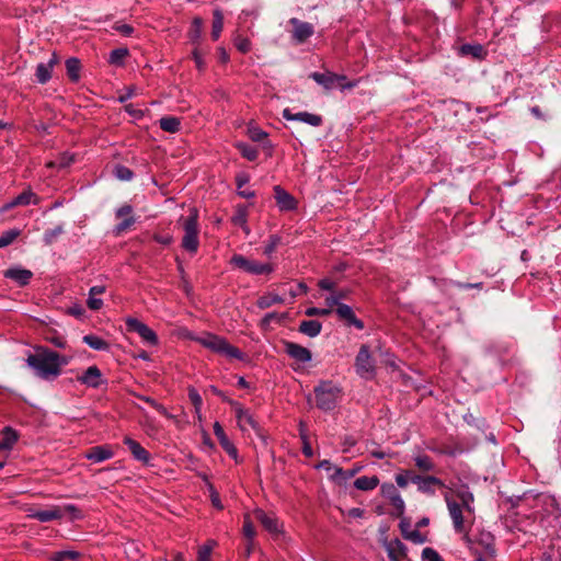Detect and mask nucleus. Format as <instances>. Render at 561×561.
I'll list each match as a JSON object with an SVG mask.
<instances>
[{
    "mask_svg": "<svg viewBox=\"0 0 561 561\" xmlns=\"http://www.w3.org/2000/svg\"><path fill=\"white\" fill-rule=\"evenodd\" d=\"M26 363L38 378L54 380L60 375L61 367L67 365L68 360L55 351L41 347L27 356Z\"/></svg>",
    "mask_w": 561,
    "mask_h": 561,
    "instance_id": "nucleus-1",
    "label": "nucleus"
},
{
    "mask_svg": "<svg viewBox=\"0 0 561 561\" xmlns=\"http://www.w3.org/2000/svg\"><path fill=\"white\" fill-rule=\"evenodd\" d=\"M342 393L341 388L331 380H322L314 388L316 405L322 411H332Z\"/></svg>",
    "mask_w": 561,
    "mask_h": 561,
    "instance_id": "nucleus-2",
    "label": "nucleus"
},
{
    "mask_svg": "<svg viewBox=\"0 0 561 561\" xmlns=\"http://www.w3.org/2000/svg\"><path fill=\"white\" fill-rule=\"evenodd\" d=\"M183 230L182 248L191 253H196L199 245V229L198 214L195 208L191 209L190 215L184 219Z\"/></svg>",
    "mask_w": 561,
    "mask_h": 561,
    "instance_id": "nucleus-3",
    "label": "nucleus"
},
{
    "mask_svg": "<svg viewBox=\"0 0 561 561\" xmlns=\"http://www.w3.org/2000/svg\"><path fill=\"white\" fill-rule=\"evenodd\" d=\"M199 343L210 351L226 355L229 358H236L242 360L244 354L236 346L229 344L226 339L215 335L207 334L206 336L198 340Z\"/></svg>",
    "mask_w": 561,
    "mask_h": 561,
    "instance_id": "nucleus-4",
    "label": "nucleus"
},
{
    "mask_svg": "<svg viewBox=\"0 0 561 561\" xmlns=\"http://www.w3.org/2000/svg\"><path fill=\"white\" fill-rule=\"evenodd\" d=\"M230 264L233 267L240 268L251 275H268L274 271V266L272 264L249 260L241 254L232 255Z\"/></svg>",
    "mask_w": 561,
    "mask_h": 561,
    "instance_id": "nucleus-5",
    "label": "nucleus"
},
{
    "mask_svg": "<svg viewBox=\"0 0 561 561\" xmlns=\"http://www.w3.org/2000/svg\"><path fill=\"white\" fill-rule=\"evenodd\" d=\"M356 374L366 380H370L376 375L375 360L371 357L368 345L363 344L355 358Z\"/></svg>",
    "mask_w": 561,
    "mask_h": 561,
    "instance_id": "nucleus-6",
    "label": "nucleus"
},
{
    "mask_svg": "<svg viewBox=\"0 0 561 561\" xmlns=\"http://www.w3.org/2000/svg\"><path fill=\"white\" fill-rule=\"evenodd\" d=\"M446 505L449 512V516L453 520L454 530L457 534H467L469 526L467 525V518L470 516L466 510L455 500L449 496L445 497Z\"/></svg>",
    "mask_w": 561,
    "mask_h": 561,
    "instance_id": "nucleus-7",
    "label": "nucleus"
},
{
    "mask_svg": "<svg viewBox=\"0 0 561 561\" xmlns=\"http://www.w3.org/2000/svg\"><path fill=\"white\" fill-rule=\"evenodd\" d=\"M126 327L128 331L136 332L141 340L150 346H156L159 343L157 333L150 329L146 323L136 318H127Z\"/></svg>",
    "mask_w": 561,
    "mask_h": 561,
    "instance_id": "nucleus-8",
    "label": "nucleus"
},
{
    "mask_svg": "<svg viewBox=\"0 0 561 561\" xmlns=\"http://www.w3.org/2000/svg\"><path fill=\"white\" fill-rule=\"evenodd\" d=\"M411 482L417 485V490L421 493L430 495L435 494V486L443 488L445 485L443 480L435 476L412 474Z\"/></svg>",
    "mask_w": 561,
    "mask_h": 561,
    "instance_id": "nucleus-9",
    "label": "nucleus"
},
{
    "mask_svg": "<svg viewBox=\"0 0 561 561\" xmlns=\"http://www.w3.org/2000/svg\"><path fill=\"white\" fill-rule=\"evenodd\" d=\"M230 404L234 409L238 425L241 431H247L249 427L259 431V423L254 420L253 415L249 410L244 409L239 402L230 401Z\"/></svg>",
    "mask_w": 561,
    "mask_h": 561,
    "instance_id": "nucleus-10",
    "label": "nucleus"
},
{
    "mask_svg": "<svg viewBox=\"0 0 561 561\" xmlns=\"http://www.w3.org/2000/svg\"><path fill=\"white\" fill-rule=\"evenodd\" d=\"M289 23L294 26L293 39L296 44L305 43L314 33V27L311 23L300 21L297 18H291Z\"/></svg>",
    "mask_w": 561,
    "mask_h": 561,
    "instance_id": "nucleus-11",
    "label": "nucleus"
},
{
    "mask_svg": "<svg viewBox=\"0 0 561 561\" xmlns=\"http://www.w3.org/2000/svg\"><path fill=\"white\" fill-rule=\"evenodd\" d=\"M285 353L297 363L306 364L312 359V353L307 347L295 342H284Z\"/></svg>",
    "mask_w": 561,
    "mask_h": 561,
    "instance_id": "nucleus-12",
    "label": "nucleus"
},
{
    "mask_svg": "<svg viewBox=\"0 0 561 561\" xmlns=\"http://www.w3.org/2000/svg\"><path fill=\"white\" fill-rule=\"evenodd\" d=\"M283 117L286 121H297V122H301V123L308 124L313 127H318V126L322 125V122H323L321 115L312 114L309 112L293 113L290 108H285L283 111Z\"/></svg>",
    "mask_w": 561,
    "mask_h": 561,
    "instance_id": "nucleus-13",
    "label": "nucleus"
},
{
    "mask_svg": "<svg viewBox=\"0 0 561 561\" xmlns=\"http://www.w3.org/2000/svg\"><path fill=\"white\" fill-rule=\"evenodd\" d=\"M64 516V513L60 507L53 506L47 510H36V508H28L27 510V517L36 519L41 523H48L51 520L61 519Z\"/></svg>",
    "mask_w": 561,
    "mask_h": 561,
    "instance_id": "nucleus-14",
    "label": "nucleus"
},
{
    "mask_svg": "<svg viewBox=\"0 0 561 561\" xmlns=\"http://www.w3.org/2000/svg\"><path fill=\"white\" fill-rule=\"evenodd\" d=\"M3 276L19 286H26L31 282L33 273L21 266H12L3 272Z\"/></svg>",
    "mask_w": 561,
    "mask_h": 561,
    "instance_id": "nucleus-15",
    "label": "nucleus"
},
{
    "mask_svg": "<svg viewBox=\"0 0 561 561\" xmlns=\"http://www.w3.org/2000/svg\"><path fill=\"white\" fill-rule=\"evenodd\" d=\"M339 319L343 320L346 325L354 327L357 330L364 329V322L356 317L352 307L348 305H339L335 309Z\"/></svg>",
    "mask_w": 561,
    "mask_h": 561,
    "instance_id": "nucleus-16",
    "label": "nucleus"
},
{
    "mask_svg": "<svg viewBox=\"0 0 561 561\" xmlns=\"http://www.w3.org/2000/svg\"><path fill=\"white\" fill-rule=\"evenodd\" d=\"M58 62V57L56 53L51 54V57L47 62H39L36 66L35 77L38 83L45 84L51 78V72L55 65Z\"/></svg>",
    "mask_w": 561,
    "mask_h": 561,
    "instance_id": "nucleus-17",
    "label": "nucleus"
},
{
    "mask_svg": "<svg viewBox=\"0 0 561 561\" xmlns=\"http://www.w3.org/2000/svg\"><path fill=\"white\" fill-rule=\"evenodd\" d=\"M214 434L219 440L220 446L224 448V450L236 461L238 460V449L232 444V442L228 438L226 435L222 426L219 422H215L214 424Z\"/></svg>",
    "mask_w": 561,
    "mask_h": 561,
    "instance_id": "nucleus-18",
    "label": "nucleus"
},
{
    "mask_svg": "<svg viewBox=\"0 0 561 561\" xmlns=\"http://www.w3.org/2000/svg\"><path fill=\"white\" fill-rule=\"evenodd\" d=\"M114 457V451L108 445H98L91 447L85 454L84 458L92 462L100 463Z\"/></svg>",
    "mask_w": 561,
    "mask_h": 561,
    "instance_id": "nucleus-19",
    "label": "nucleus"
},
{
    "mask_svg": "<svg viewBox=\"0 0 561 561\" xmlns=\"http://www.w3.org/2000/svg\"><path fill=\"white\" fill-rule=\"evenodd\" d=\"M275 199L282 211H290L297 208V202L293 195L282 188L279 185L274 187Z\"/></svg>",
    "mask_w": 561,
    "mask_h": 561,
    "instance_id": "nucleus-20",
    "label": "nucleus"
},
{
    "mask_svg": "<svg viewBox=\"0 0 561 561\" xmlns=\"http://www.w3.org/2000/svg\"><path fill=\"white\" fill-rule=\"evenodd\" d=\"M77 379L79 382L90 388H99L103 382L101 370L96 366L88 367Z\"/></svg>",
    "mask_w": 561,
    "mask_h": 561,
    "instance_id": "nucleus-21",
    "label": "nucleus"
},
{
    "mask_svg": "<svg viewBox=\"0 0 561 561\" xmlns=\"http://www.w3.org/2000/svg\"><path fill=\"white\" fill-rule=\"evenodd\" d=\"M39 203L38 196L33 193L31 190L23 191L18 196H15L11 202L3 206L4 210L11 209L16 206H27V205H37Z\"/></svg>",
    "mask_w": 561,
    "mask_h": 561,
    "instance_id": "nucleus-22",
    "label": "nucleus"
},
{
    "mask_svg": "<svg viewBox=\"0 0 561 561\" xmlns=\"http://www.w3.org/2000/svg\"><path fill=\"white\" fill-rule=\"evenodd\" d=\"M386 551L390 561H401L407 557L408 548L397 538L386 543Z\"/></svg>",
    "mask_w": 561,
    "mask_h": 561,
    "instance_id": "nucleus-23",
    "label": "nucleus"
},
{
    "mask_svg": "<svg viewBox=\"0 0 561 561\" xmlns=\"http://www.w3.org/2000/svg\"><path fill=\"white\" fill-rule=\"evenodd\" d=\"M124 444L128 447L130 450L133 457L147 465L150 461V454L135 439L126 436L124 438Z\"/></svg>",
    "mask_w": 561,
    "mask_h": 561,
    "instance_id": "nucleus-24",
    "label": "nucleus"
},
{
    "mask_svg": "<svg viewBox=\"0 0 561 561\" xmlns=\"http://www.w3.org/2000/svg\"><path fill=\"white\" fill-rule=\"evenodd\" d=\"M309 77L317 82L319 85L323 87V89L330 91L336 88V73L332 71L325 72H311Z\"/></svg>",
    "mask_w": 561,
    "mask_h": 561,
    "instance_id": "nucleus-25",
    "label": "nucleus"
},
{
    "mask_svg": "<svg viewBox=\"0 0 561 561\" xmlns=\"http://www.w3.org/2000/svg\"><path fill=\"white\" fill-rule=\"evenodd\" d=\"M105 290L106 287L103 285L92 286L89 289L87 306L90 310L98 311L103 307V300L101 298H98V296L104 294Z\"/></svg>",
    "mask_w": 561,
    "mask_h": 561,
    "instance_id": "nucleus-26",
    "label": "nucleus"
},
{
    "mask_svg": "<svg viewBox=\"0 0 561 561\" xmlns=\"http://www.w3.org/2000/svg\"><path fill=\"white\" fill-rule=\"evenodd\" d=\"M456 496L459 500V504L466 510L468 515H474V496L468 486L457 490Z\"/></svg>",
    "mask_w": 561,
    "mask_h": 561,
    "instance_id": "nucleus-27",
    "label": "nucleus"
},
{
    "mask_svg": "<svg viewBox=\"0 0 561 561\" xmlns=\"http://www.w3.org/2000/svg\"><path fill=\"white\" fill-rule=\"evenodd\" d=\"M19 435L16 431H14L10 426H5L2 431V437L0 439V451H10L14 444L18 442Z\"/></svg>",
    "mask_w": 561,
    "mask_h": 561,
    "instance_id": "nucleus-28",
    "label": "nucleus"
},
{
    "mask_svg": "<svg viewBox=\"0 0 561 561\" xmlns=\"http://www.w3.org/2000/svg\"><path fill=\"white\" fill-rule=\"evenodd\" d=\"M284 302L285 299L283 296L276 293H267L257 298L256 306L259 309L264 310L271 308L274 305H280Z\"/></svg>",
    "mask_w": 561,
    "mask_h": 561,
    "instance_id": "nucleus-29",
    "label": "nucleus"
},
{
    "mask_svg": "<svg viewBox=\"0 0 561 561\" xmlns=\"http://www.w3.org/2000/svg\"><path fill=\"white\" fill-rule=\"evenodd\" d=\"M298 330L309 337H316L321 333L322 324L318 320H304L300 322Z\"/></svg>",
    "mask_w": 561,
    "mask_h": 561,
    "instance_id": "nucleus-30",
    "label": "nucleus"
},
{
    "mask_svg": "<svg viewBox=\"0 0 561 561\" xmlns=\"http://www.w3.org/2000/svg\"><path fill=\"white\" fill-rule=\"evenodd\" d=\"M255 516L266 530L270 533L278 531L277 519L273 515L260 510L255 513Z\"/></svg>",
    "mask_w": 561,
    "mask_h": 561,
    "instance_id": "nucleus-31",
    "label": "nucleus"
},
{
    "mask_svg": "<svg viewBox=\"0 0 561 561\" xmlns=\"http://www.w3.org/2000/svg\"><path fill=\"white\" fill-rule=\"evenodd\" d=\"M378 484H379V479L377 476H371V477L363 476V477L357 478L354 481V486L360 491H371L375 488H377Z\"/></svg>",
    "mask_w": 561,
    "mask_h": 561,
    "instance_id": "nucleus-32",
    "label": "nucleus"
},
{
    "mask_svg": "<svg viewBox=\"0 0 561 561\" xmlns=\"http://www.w3.org/2000/svg\"><path fill=\"white\" fill-rule=\"evenodd\" d=\"M462 56H472L474 59L481 60L485 56V50L480 44H463L460 47Z\"/></svg>",
    "mask_w": 561,
    "mask_h": 561,
    "instance_id": "nucleus-33",
    "label": "nucleus"
},
{
    "mask_svg": "<svg viewBox=\"0 0 561 561\" xmlns=\"http://www.w3.org/2000/svg\"><path fill=\"white\" fill-rule=\"evenodd\" d=\"M84 344L95 351H108L110 344L102 337L95 334H88L82 337Z\"/></svg>",
    "mask_w": 561,
    "mask_h": 561,
    "instance_id": "nucleus-34",
    "label": "nucleus"
},
{
    "mask_svg": "<svg viewBox=\"0 0 561 561\" xmlns=\"http://www.w3.org/2000/svg\"><path fill=\"white\" fill-rule=\"evenodd\" d=\"M81 64L78 58L71 57L66 60L67 76L72 82H78L80 79Z\"/></svg>",
    "mask_w": 561,
    "mask_h": 561,
    "instance_id": "nucleus-35",
    "label": "nucleus"
},
{
    "mask_svg": "<svg viewBox=\"0 0 561 561\" xmlns=\"http://www.w3.org/2000/svg\"><path fill=\"white\" fill-rule=\"evenodd\" d=\"M159 126L163 131L174 134L180 130L181 121L175 116H164L160 118Z\"/></svg>",
    "mask_w": 561,
    "mask_h": 561,
    "instance_id": "nucleus-36",
    "label": "nucleus"
},
{
    "mask_svg": "<svg viewBox=\"0 0 561 561\" xmlns=\"http://www.w3.org/2000/svg\"><path fill=\"white\" fill-rule=\"evenodd\" d=\"M224 28V15L219 9H216L213 14L211 38L218 41Z\"/></svg>",
    "mask_w": 561,
    "mask_h": 561,
    "instance_id": "nucleus-37",
    "label": "nucleus"
},
{
    "mask_svg": "<svg viewBox=\"0 0 561 561\" xmlns=\"http://www.w3.org/2000/svg\"><path fill=\"white\" fill-rule=\"evenodd\" d=\"M348 294H350V291L347 289H341V290L334 289L333 291H331V295L325 298L327 307L330 308L331 310L334 306H336V308H337L339 305H343L341 302V300L346 299Z\"/></svg>",
    "mask_w": 561,
    "mask_h": 561,
    "instance_id": "nucleus-38",
    "label": "nucleus"
},
{
    "mask_svg": "<svg viewBox=\"0 0 561 561\" xmlns=\"http://www.w3.org/2000/svg\"><path fill=\"white\" fill-rule=\"evenodd\" d=\"M81 554L76 550L55 551L50 556L51 561H79Z\"/></svg>",
    "mask_w": 561,
    "mask_h": 561,
    "instance_id": "nucleus-39",
    "label": "nucleus"
},
{
    "mask_svg": "<svg viewBox=\"0 0 561 561\" xmlns=\"http://www.w3.org/2000/svg\"><path fill=\"white\" fill-rule=\"evenodd\" d=\"M413 459H414L415 466L421 471H424V472L434 471L436 468L433 459L427 455L419 454V455L414 456Z\"/></svg>",
    "mask_w": 561,
    "mask_h": 561,
    "instance_id": "nucleus-40",
    "label": "nucleus"
},
{
    "mask_svg": "<svg viewBox=\"0 0 561 561\" xmlns=\"http://www.w3.org/2000/svg\"><path fill=\"white\" fill-rule=\"evenodd\" d=\"M203 20L199 16H195L192 21L188 37L192 43L196 44L202 37Z\"/></svg>",
    "mask_w": 561,
    "mask_h": 561,
    "instance_id": "nucleus-41",
    "label": "nucleus"
},
{
    "mask_svg": "<svg viewBox=\"0 0 561 561\" xmlns=\"http://www.w3.org/2000/svg\"><path fill=\"white\" fill-rule=\"evenodd\" d=\"M75 161L73 154L69 152H62L56 161H49L46 163L47 168L65 169L68 168Z\"/></svg>",
    "mask_w": 561,
    "mask_h": 561,
    "instance_id": "nucleus-42",
    "label": "nucleus"
},
{
    "mask_svg": "<svg viewBox=\"0 0 561 561\" xmlns=\"http://www.w3.org/2000/svg\"><path fill=\"white\" fill-rule=\"evenodd\" d=\"M129 55V50L125 47L113 49L110 53L108 62L114 66H123L125 58Z\"/></svg>",
    "mask_w": 561,
    "mask_h": 561,
    "instance_id": "nucleus-43",
    "label": "nucleus"
},
{
    "mask_svg": "<svg viewBox=\"0 0 561 561\" xmlns=\"http://www.w3.org/2000/svg\"><path fill=\"white\" fill-rule=\"evenodd\" d=\"M64 224H59L51 229H47L43 234V241L46 245L53 244L58 237L64 233Z\"/></svg>",
    "mask_w": 561,
    "mask_h": 561,
    "instance_id": "nucleus-44",
    "label": "nucleus"
},
{
    "mask_svg": "<svg viewBox=\"0 0 561 561\" xmlns=\"http://www.w3.org/2000/svg\"><path fill=\"white\" fill-rule=\"evenodd\" d=\"M231 220H232V222L236 226H240L245 231V233L250 232L249 227L247 225L248 213H247V209L244 207L237 208V210H236L234 215L232 216Z\"/></svg>",
    "mask_w": 561,
    "mask_h": 561,
    "instance_id": "nucleus-45",
    "label": "nucleus"
},
{
    "mask_svg": "<svg viewBox=\"0 0 561 561\" xmlns=\"http://www.w3.org/2000/svg\"><path fill=\"white\" fill-rule=\"evenodd\" d=\"M286 317L287 313L268 312L261 319L260 327L263 330H267L273 321L280 323Z\"/></svg>",
    "mask_w": 561,
    "mask_h": 561,
    "instance_id": "nucleus-46",
    "label": "nucleus"
},
{
    "mask_svg": "<svg viewBox=\"0 0 561 561\" xmlns=\"http://www.w3.org/2000/svg\"><path fill=\"white\" fill-rule=\"evenodd\" d=\"M237 148L242 154V157L249 161H255L259 157V150L255 147L250 146L245 142H239L237 145Z\"/></svg>",
    "mask_w": 561,
    "mask_h": 561,
    "instance_id": "nucleus-47",
    "label": "nucleus"
},
{
    "mask_svg": "<svg viewBox=\"0 0 561 561\" xmlns=\"http://www.w3.org/2000/svg\"><path fill=\"white\" fill-rule=\"evenodd\" d=\"M362 467H355L351 470H344L340 467H335L334 468V473L332 474V479L333 480H337V479H341V480H344V481H347L350 480L351 478H353L355 474H357L359 471H360Z\"/></svg>",
    "mask_w": 561,
    "mask_h": 561,
    "instance_id": "nucleus-48",
    "label": "nucleus"
},
{
    "mask_svg": "<svg viewBox=\"0 0 561 561\" xmlns=\"http://www.w3.org/2000/svg\"><path fill=\"white\" fill-rule=\"evenodd\" d=\"M282 243V238L278 234H271L265 242L263 253L267 257H271L275 252L276 248Z\"/></svg>",
    "mask_w": 561,
    "mask_h": 561,
    "instance_id": "nucleus-49",
    "label": "nucleus"
},
{
    "mask_svg": "<svg viewBox=\"0 0 561 561\" xmlns=\"http://www.w3.org/2000/svg\"><path fill=\"white\" fill-rule=\"evenodd\" d=\"M215 545L214 540H208L205 545L201 546L197 551V561H210Z\"/></svg>",
    "mask_w": 561,
    "mask_h": 561,
    "instance_id": "nucleus-50",
    "label": "nucleus"
},
{
    "mask_svg": "<svg viewBox=\"0 0 561 561\" xmlns=\"http://www.w3.org/2000/svg\"><path fill=\"white\" fill-rule=\"evenodd\" d=\"M136 224V218L134 216H129L127 218H124L121 222H118L113 228V234L116 237L122 236L125 231L130 229Z\"/></svg>",
    "mask_w": 561,
    "mask_h": 561,
    "instance_id": "nucleus-51",
    "label": "nucleus"
},
{
    "mask_svg": "<svg viewBox=\"0 0 561 561\" xmlns=\"http://www.w3.org/2000/svg\"><path fill=\"white\" fill-rule=\"evenodd\" d=\"M336 88H339L341 91L345 90H352L356 88L359 83V80H348L345 75H337L336 73Z\"/></svg>",
    "mask_w": 561,
    "mask_h": 561,
    "instance_id": "nucleus-52",
    "label": "nucleus"
},
{
    "mask_svg": "<svg viewBox=\"0 0 561 561\" xmlns=\"http://www.w3.org/2000/svg\"><path fill=\"white\" fill-rule=\"evenodd\" d=\"M188 399L192 402L195 413L197 414L198 419H201L203 399H202L201 394L198 393V391L193 387L188 388Z\"/></svg>",
    "mask_w": 561,
    "mask_h": 561,
    "instance_id": "nucleus-53",
    "label": "nucleus"
},
{
    "mask_svg": "<svg viewBox=\"0 0 561 561\" xmlns=\"http://www.w3.org/2000/svg\"><path fill=\"white\" fill-rule=\"evenodd\" d=\"M21 234L19 229H10L4 231L0 236V249L5 248L14 242V240Z\"/></svg>",
    "mask_w": 561,
    "mask_h": 561,
    "instance_id": "nucleus-54",
    "label": "nucleus"
},
{
    "mask_svg": "<svg viewBox=\"0 0 561 561\" xmlns=\"http://www.w3.org/2000/svg\"><path fill=\"white\" fill-rule=\"evenodd\" d=\"M403 537L414 543H423L425 542V537L416 529L408 531L403 527V523L400 525Z\"/></svg>",
    "mask_w": 561,
    "mask_h": 561,
    "instance_id": "nucleus-55",
    "label": "nucleus"
},
{
    "mask_svg": "<svg viewBox=\"0 0 561 561\" xmlns=\"http://www.w3.org/2000/svg\"><path fill=\"white\" fill-rule=\"evenodd\" d=\"M248 135L252 141L261 142L267 138V133L256 126H250L248 128Z\"/></svg>",
    "mask_w": 561,
    "mask_h": 561,
    "instance_id": "nucleus-56",
    "label": "nucleus"
},
{
    "mask_svg": "<svg viewBox=\"0 0 561 561\" xmlns=\"http://www.w3.org/2000/svg\"><path fill=\"white\" fill-rule=\"evenodd\" d=\"M234 46L236 48L243 54H247L251 49V42L248 37L238 35L234 37Z\"/></svg>",
    "mask_w": 561,
    "mask_h": 561,
    "instance_id": "nucleus-57",
    "label": "nucleus"
},
{
    "mask_svg": "<svg viewBox=\"0 0 561 561\" xmlns=\"http://www.w3.org/2000/svg\"><path fill=\"white\" fill-rule=\"evenodd\" d=\"M142 400L150 404L158 413H160L161 415L165 416V417H172V415L168 412V410L165 409L164 405H162L161 403H159L158 401H156L153 398H150V397H142Z\"/></svg>",
    "mask_w": 561,
    "mask_h": 561,
    "instance_id": "nucleus-58",
    "label": "nucleus"
},
{
    "mask_svg": "<svg viewBox=\"0 0 561 561\" xmlns=\"http://www.w3.org/2000/svg\"><path fill=\"white\" fill-rule=\"evenodd\" d=\"M114 173L122 181H130L134 178V172L125 165H117Z\"/></svg>",
    "mask_w": 561,
    "mask_h": 561,
    "instance_id": "nucleus-59",
    "label": "nucleus"
},
{
    "mask_svg": "<svg viewBox=\"0 0 561 561\" xmlns=\"http://www.w3.org/2000/svg\"><path fill=\"white\" fill-rule=\"evenodd\" d=\"M423 561H443L442 557L433 548H424L422 552Z\"/></svg>",
    "mask_w": 561,
    "mask_h": 561,
    "instance_id": "nucleus-60",
    "label": "nucleus"
},
{
    "mask_svg": "<svg viewBox=\"0 0 561 561\" xmlns=\"http://www.w3.org/2000/svg\"><path fill=\"white\" fill-rule=\"evenodd\" d=\"M305 313L308 317H314V316L325 317L331 313V309L330 308L309 307L306 309Z\"/></svg>",
    "mask_w": 561,
    "mask_h": 561,
    "instance_id": "nucleus-61",
    "label": "nucleus"
},
{
    "mask_svg": "<svg viewBox=\"0 0 561 561\" xmlns=\"http://www.w3.org/2000/svg\"><path fill=\"white\" fill-rule=\"evenodd\" d=\"M133 211H134L133 206L129 204H125L115 210V217L117 219H119V218L124 219L129 216H133Z\"/></svg>",
    "mask_w": 561,
    "mask_h": 561,
    "instance_id": "nucleus-62",
    "label": "nucleus"
},
{
    "mask_svg": "<svg viewBox=\"0 0 561 561\" xmlns=\"http://www.w3.org/2000/svg\"><path fill=\"white\" fill-rule=\"evenodd\" d=\"M414 474L412 471H404L403 473H399L396 476V482L400 488H405L411 481V476Z\"/></svg>",
    "mask_w": 561,
    "mask_h": 561,
    "instance_id": "nucleus-63",
    "label": "nucleus"
},
{
    "mask_svg": "<svg viewBox=\"0 0 561 561\" xmlns=\"http://www.w3.org/2000/svg\"><path fill=\"white\" fill-rule=\"evenodd\" d=\"M542 561H561V547L558 548L557 554L554 553V546L549 552L543 554Z\"/></svg>",
    "mask_w": 561,
    "mask_h": 561,
    "instance_id": "nucleus-64",
    "label": "nucleus"
}]
</instances>
